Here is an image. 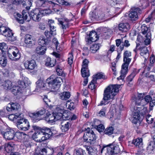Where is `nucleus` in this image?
I'll return each instance as SVG.
<instances>
[{
	"instance_id": "1",
	"label": "nucleus",
	"mask_w": 155,
	"mask_h": 155,
	"mask_svg": "<svg viewBox=\"0 0 155 155\" xmlns=\"http://www.w3.org/2000/svg\"><path fill=\"white\" fill-rule=\"evenodd\" d=\"M121 85H110L104 90L103 94V100L100 103V105L106 104V101L113 100L119 91V88Z\"/></svg>"
},
{
	"instance_id": "2",
	"label": "nucleus",
	"mask_w": 155,
	"mask_h": 155,
	"mask_svg": "<svg viewBox=\"0 0 155 155\" xmlns=\"http://www.w3.org/2000/svg\"><path fill=\"white\" fill-rule=\"evenodd\" d=\"M52 134L50 129L45 128L41 130L36 131L35 136L36 138L38 139L37 141L40 142L48 139Z\"/></svg>"
},
{
	"instance_id": "3",
	"label": "nucleus",
	"mask_w": 155,
	"mask_h": 155,
	"mask_svg": "<svg viewBox=\"0 0 155 155\" xmlns=\"http://www.w3.org/2000/svg\"><path fill=\"white\" fill-rule=\"evenodd\" d=\"M63 81L61 77H55L54 75H51L46 80L47 84L50 88L54 90L59 88Z\"/></svg>"
},
{
	"instance_id": "4",
	"label": "nucleus",
	"mask_w": 155,
	"mask_h": 155,
	"mask_svg": "<svg viewBox=\"0 0 155 155\" xmlns=\"http://www.w3.org/2000/svg\"><path fill=\"white\" fill-rule=\"evenodd\" d=\"M30 7L27 6L26 7V9L23 10L22 15L18 13H16L17 16L15 17L16 19L20 24H23L24 23L25 20L27 21L30 20L31 17H29V14L28 12V10L30 9Z\"/></svg>"
},
{
	"instance_id": "5",
	"label": "nucleus",
	"mask_w": 155,
	"mask_h": 155,
	"mask_svg": "<svg viewBox=\"0 0 155 155\" xmlns=\"http://www.w3.org/2000/svg\"><path fill=\"white\" fill-rule=\"evenodd\" d=\"M16 125L18 129L24 131L28 130L30 127L28 120L21 116L16 121Z\"/></svg>"
},
{
	"instance_id": "6",
	"label": "nucleus",
	"mask_w": 155,
	"mask_h": 155,
	"mask_svg": "<svg viewBox=\"0 0 155 155\" xmlns=\"http://www.w3.org/2000/svg\"><path fill=\"white\" fill-rule=\"evenodd\" d=\"M8 55L10 59L12 60H17L21 57L20 54L18 50L15 47L9 50Z\"/></svg>"
},
{
	"instance_id": "7",
	"label": "nucleus",
	"mask_w": 155,
	"mask_h": 155,
	"mask_svg": "<svg viewBox=\"0 0 155 155\" xmlns=\"http://www.w3.org/2000/svg\"><path fill=\"white\" fill-rule=\"evenodd\" d=\"M5 131H1V134L6 140H11L13 139L15 136L14 130L7 127Z\"/></svg>"
},
{
	"instance_id": "8",
	"label": "nucleus",
	"mask_w": 155,
	"mask_h": 155,
	"mask_svg": "<svg viewBox=\"0 0 155 155\" xmlns=\"http://www.w3.org/2000/svg\"><path fill=\"white\" fill-rule=\"evenodd\" d=\"M43 13H41L40 10L38 8H35L32 10L29 13V16L32 20L36 21H38L41 20L42 17Z\"/></svg>"
},
{
	"instance_id": "9",
	"label": "nucleus",
	"mask_w": 155,
	"mask_h": 155,
	"mask_svg": "<svg viewBox=\"0 0 155 155\" xmlns=\"http://www.w3.org/2000/svg\"><path fill=\"white\" fill-rule=\"evenodd\" d=\"M107 153L111 155L117 154L119 153L120 151L118 146L114 143L107 145Z\"/></svg>"
},
{
	"instance_id": "10",
	"label": "nucleus",
	"mask_w": 155,
	"mask_h": 155,
	"mask_svg": "<svg viewBox=\"0 0 155 155\" xmlns=\"http://www.w3.org/2000/svg\"><path fill=\"white\" fill-rule=\"evenodd\" d=\"M24 42L27 46L31 48L35 45L36 43L35 39L31 35H26L24 38Z\"/></svg>"
},
{
	"instance_id": "11",
	"label": "nucleus",
	"mask_w": 155,
	"mask_h": 155,
	"mask_svg": "<svg viewBox=\"0 0 155 155\" xmlns=\"http://www.w3.org/2000/svg\"><path fill=\"white\" fill-rule=\"evenodd\" d=\"M141 11L140 8H134L130 10L129 14V17L132 20L134 21L138 19V13H140Z\"/></svg>"
},
{
	"instance_id": "12",
	"label": "nucleus",
	"mask_w": 155,
	"mask_h": 155,
	"mask_svg": "<svg viewBox=\"0 0 155 155\" xmlns=\"http://www.w3.org/2000/svg\"><path fill=\"white\" fill-rule=\"evenodd\" d=\"M123 61L124 63L122 66L121 73L122 75L121 77L124 76L125 74L127 73L128 70V67L131 61V58H124Z\"/></svg>"
},
{
	"instance_id": "13",
	"label": "nucleus",
	"mask_w": 155,
	"mask_h": 155,
	"mask_svg": "<svg viewBox=\"0 0 155 155\" xmlns=\"http://www.w3.org/2000/svg\"><path fill=\"white\" fill-rule=\"evenodd\" d=\"M146 94V93H138L137 96L135 98V104L136 105L143 106L144 103H143L144 99Z\"/></svg>"
},
{
	"instance_id": "14",
	"label": "nucleus",
	"mask_w": 155,
	"mask_h": 155,
	"mask_svg": "<svg viewBox=\"0 0 155 155\" xmlns=\"http://www.w3.org/2000/svg\"><path fill=\"white\" fill-rule=\"evenodd\" d=\"M52 4V2L48 0H37L36 6L38 7H49Z\"/></svg>"
},
{
	"instance_id": "15",
	"label": "nucleus",
	"mask_w": 155,
	"mask_h": 155,
	"mask_svg": "<svg viewBox=\"0 0 155 155\" xmlns=\"http://www.w3.org/2000/svg\"><path fill=\"white\" fill-rule=\"evenodd\" d=\"M87 38V44H90L92 42L96 41L98 39V37L97 35V33L95 31H92L90 32L89 36Z\"/></svg>"
},
{
	"instance_id": "16",
	"label": "nucleus",
	"mask_w": 155,
	"mask_h": 155,
	"mask_svg": "<svg viewBox=\"0 0 155 155\" xmlns=\"http://www.w3.org/2000/svg\"><path fill=\"white\" fill-rule=\"evenodd\" d=\"M87 132L88 136L89 137V143L91 145H93L95 142L96 139V137L93 130H90L88 127L87 129Z\"/></svg>"
},
{
	"instance_id": "17",
	"label": "nucleus",
	"mask_w": 155,
	"mask_h": 155,
	"mask_svg": "<svg viewBox=\"0 0 155 155\" xmlns=\"http://www.w3.org/2000/svg\"><path fill=\"white\" fill-rule=\"evenodd\" d=\"M7 37L9 41H13L16 39V38L13 36V34L10 29H7L3 35Z\"/></svg>"
},
{
	"instance_id": "18",
	"label": "nucleus",
	"mask_w": 155,
	"mask_h": 155,
	"mask_svg": "<svg viewBox=\"0 0 155 155\" xmlns=\"http://www.w3.org/2000/svg\"><path fill=\"white\" fill-rule=\"evenodd\" d=\"M19 104L17 103H12L8 104L6 107V109L8 111H16L20 107Z\"/></svg>"
},
{
	"instance_id": "19",
	"label": "nucleus",
	"mask_w": 155,
	"mask_h": 155,
	"mask_svg": "<svg viewBox=\"0 0 155 155\" xmlns=\"http://www.w3.org/2000/svg\"><path fill=\"white\" fill-rule=\"evenodd\" d=\"M25 68L28 69L32 70L36 66L35 62L34 60L27 61L24 63Z\"/></svg>"
},
{
	"instance_id": "20",
	"label": "nucleus",
	"mask_w": 155,
	"mask_h": 155,
	"mask_svg": "<svg viewBox=\"0 0 155 155\" xmlns=\"http://www.w3.org/2000/svg\"><path fill=\"white\" fill-rule=\"evenodd\" d=\"M58 24L60 26L61 28L64 31L66 30L68 27V20L66 19H62L59 18H57Z\"/></svg>"
},
{
	"instance_id": "21",
	"label": "nucleus",
	"mask_w": 155,
	"mask_h": 155,
	"mask_svg": "<svg viewBox=\"0 0 155 155\" xmlns=\"http://www.w3.org/2000/svg\"><path fill=\"white\" fill-rule=\"evenodd\" d=\"M54 152L52 148L47 147L41 149L39 153L40 155H52Z\"/></svg>"
},
{
	"instance_id": "22",
	"label": "nucleus",
	"mask_w": 155,
	"mask_h": 155,
	"mask_svg": "<svg viewBox=\"0 0 155 155\" xmlns=\"http://www.w3.org/2000/svg\"><path fill=\"white\" fill-rule=\"evenodd\" d=\"M118 28L122 32L127 31L130 29V25L128 23H121L118 25Z\"/></svg>"
},
{
	"instance_id": "23",
	"label": "nucleus",
	"mask_w": 155,
	"mask_h": 155,
	"mask_svg": "<svg viewBox=\"0 0 155 155\" xmlns=\"http://www.w3.org/2000/svg\"><path fill=\"white\" fill-rule=\"evenodd\" d=\"M47 48L45 46H38L35 49V52L39 55L44 54Z\"/></svg>"
},
{
	"instance_id": "24",
	"label": "nucleus",
	"mask_w": 155,
	"mask_h": 155,
	"mask_svg": "<svg viewBox=\"0 0 155 155\" xmlns=\"http://www.w3.org/2000/svg\"><path fill=\"white\" fill-rule=\"evenodd\" d=\"M38 42L39 46H45L47 48L50 46V41L44 38L41 37L38 40Z\"/></svg>"
},
{
	"instance_id": "25",
	"label": "nucleus",
	"mask_w": 155,
	"mask_h": 155,
	"mask_svg": "<svg viewBox=\"0 0 155 155\" xmlns=\"http://www.w3.org/2000/svg\"><path fill=\"white\" fill-rule=\"evenodd\" d=\"M15 145L12 142H10L5 144V149L6 151L9 153L14 150Z\"/></svg>"
},
{
	"instance_id": "26",
	"label": "nucleus",
	"mask_w": 155,
	"mask_h": 155,
	"mask_svg": "<svg viewBox=\"0 0 155 155\" xmlns=\"http://www.w3.org/2000/svg\"><path fill=\"white\" fill-rule=\"evenodd\" d=\"M132 143L136 147L141 149L142 148L143 142L142 138H137L133 140Z\"/></svg>"
},
{
	"instance_id": "27",
	"label": "nucleus",
	"mask_w": 155,
	"mask_h": 155,
	"mask_svg": "<svg viewBox=\"0 0 155 155\" xmlns=\"http://www.w3.org/2000/svg\"><path fill=\"white\" fill-rule=\"evenodd\" d=\"M155 146L154 142L150 141L149 142L147 147V150L148 153H153L155 149Z\"/></svg>"
},
{
	"instance_id": "28",
	"label": "nucleus",
	"mask_w": 155,
	"mask_h": 155,
	"mask_svg": "<svg viewBox=\"0 0 155 155\" xmlns=\"http://www.w3.org/2000/svg\"><path fill=\"white\" fill-rule=\"evenodd\" d=\"M56 62V60L50 58L48 57L45 61V65L47 66L52 67L54 66Z\"/></svg>"
},
{
	"instance_id": "29",
	"label": "nucleus",
	"mask_w": 155,
	"mask_h": 155,
	"mask_svg": "<svg viewBox=\"0 0 155 155\" xmlns=\"http://www.w3.org/2000/svg\"><path fill=\"white\" fill-rule=\"evenodd\" d=\"M46 120L48 123H52L55 121L54 115L53 113L50 114L48 113L47 117H46Z\"/></svg>"
},
{
	"instance_id": "30",
	"label": "nucleus",
	"mask_w": 155,
	"mask_h": 155,
	"mask_svg": "<svg viewBox=\"0 0 155 155\" xmlns=\"http://www.w3.org/2000/svg\"><path fill=\"white\" fill-rule=\"evenodd\" d=\"M29 116L33 122H35L39 121L41 120V118L38 115V114L37 113L31 114Z\"/></svg>"
},
{
	"instance_id": "31",
	"label": "nucleus",
	"mask_w": 155,
	"mask_h": 155,
	"mask_svg": "<svg viewBox=\"0 0 155 155\" xmlns=\"http://www.w3.org/2000/svg\"><path fill=\"white\" fill-rule=\"evenodd\" d=\"M141 28L142 33L143 35H145V37H148V36H149V37H150V34L148 31L147 27L144 25H143L141 26Z\"/></svg>"
},
{
	"instance_id": "32",
	"label": "nucleus",
	"mask_w": 155,
	"mask_h": 155,
	"mask_svg": "<svg viewBox=\"0 0 155 155\" xmlns=\"http://www.w3.org/2000/svg\"><path fill=\"white\" fill-rule=\"evenodd\" d=\"M37 87L43 89L45 87H47V82L46 83L42 80H38L37 82Z\"/></svg>"
},
{
	"instance_id": "33",
	"label": "nucleus",
	"mask_w": 155,
	"mask_h": 155,
	"mask_svg": "<svg viewBox=\"0 0 155 155\" xmlns=\"http://www.w3.org/2000/svg\"><path fill=\"white\" fill-rule=\"evenodd\" d=\"M138 72L136 69H134L132 72L127 77L126 81L127 82L131 81Z\"/></svg>"
},
{
	"instance_id": "34",
	"label": "nucleus",
	"mask_w": 155,
	"mask_h": 155,
	"mask_svg": "<svg viewBox=\"0 0 155 155\" xmlns=\"http://www.w3.org/2000/svg\"><path fill=\"white\" fill-rule=\"evenodd\" d=\"M61 129L63 132H67L68 130V121L62 120Z\"/></svg>"
},
{
	"instance_id": "35",
	"label": "nucleus",
	"mask_w": 155,
	"mask_h": 155,
	"mask_svg": "<svg viewBox=\"0 0 155 155\" xmlns=\"http://www.w3.org/2000/svg\"><path fill=\"white\" fill-rule=\"evenodd\" d=\"M107 78V77L105 76L104 74L102 72L98 73L95 75L94 76L93 79H95L97 81V79H105Z\"/></svg>"
},
{
	"instance_id": "36",
	"label": "nucleus",
	"mask_w": 155,
	"mask_h": 155,
	"mask_svg": "<svg viewBox=\"0 0 155 155\" xmlns=\"http://www.w3.org/2000/svg\"><path fill=\"white\" fill-rule=\"evenodd\" d=\"M100 44L99 43L97 44H93L90 47V51L93 53H96L99 50L100 47Z\"/></svg>"
},
{
	"instance_id": "37",
	"label": "nucleus",
	"mask_w": 155,
	"mask_h": 155,
	"mask_svg": "<svg viewBox=\"0 0 155 155\" xmlns=\"http://www.w3.org/2000/svg\"><path fill=\"white\" fill-rule=\"evenodd\" d=\"M52 41L53 43L55 45L56 50L58 52H60L62 51V48H61L60 45H59V44L56 38H54L53 39Z\"/></svg>"
},
{
	"instance_id": "38",
	"label": "nucleus",
	"mask_w": 155,
	"mask_h": 155,
	"mask_svg": "<svg viewBox=\"0 0 155 155\" xmlns=\"http://www.w3.org/2000/svg\"><path fill=\"white\" fill-rule=\"evenodd\" d=\"M81 72L82 76L84 78L88 77L90 76L88 68H81Z\"/></svg>"
},
{
	"instance_id": "39",
	"label": "nucleus",
	"mask_w": 155,
	"mask_h": 155,
	"mask_svg": "<svg viewBox=\"0 0 155 155\" xmlns=\"http://www.w3.org/2000/svg\"><path fill=\"white\" fill-rule=\"evenodd\" d=\"M12 85V83L9 80L5 81L3 84L5 88L8 90L11 89L13 87Z\"/></svg>"
},
{
	"instance_id": "40",
	"label": "nucleus",
	"mask_w": 155,
	"mask_h": 155,
	"mask_svg": "<svg viewBox=\"0 0 155 155\" xmlns=\"http://www.w3.org/2000/svg\"><path fill=\"white\" fill-rule=\"evenodd\" d=\"M59 98L62 100L67 101L68 99V92L64 91L59 94Z\"/></svg>"
},
{
	"instance_id": "41",
	"label": "nucleus",
	"mask_w": 155,
	"mask_h": 155,
	"mask_svg": "<svg viewBox=\"0 0 155 155\" xmlns=\"http://www.w3.org/2000/svg\"><path fill=\"white\" fill-rule=\"evenodd\" d=\"M15 137L18 139L21 140L24 139L26 134L23 132H17L15 134Z\"/></svg>"
},
{
	"instance_id": "42",
	"label": "nucleus",
	"mask_w": 155,
	"mask_h": 155,
	"mask_svg": "<svg viewBox=\"0 0 155 155\" xmlns=\"http://www.w3.org/2000/svg\"><path fill=\"white\" fill-rule=\"evenodd\" d=\"M114 129L112 127H107L104 131V133L105 134L108 135H111L113 134Z\"/></svg>"
},
{
	"instance_id": "43",
	"label": "nucleus",
	"mask_w": 155,
	"mask_h": 155,
	"mask_svg": "<svg viewBox=\"0 0 155 155\" xmlns=\"http://www.w3.org/2000/svg\"><path fill=\"white\" fill-rule=\"evenodd\" d=\"M84 151V150L81 148L75 149L73 155H84L83 153Z\"/></svg>"
},
{
	"instance_id": "44",
	"label": "nucleus",
	"mask_w": 155,
	"mask_h": 155,
	"mask_svg": "<svg viewBox=\"0 0 155 155\" xmlns=\"http://www.w3.org/2000/svg\"><path fill=\"white\" fill-rule=\"evenodd\" d=\"M140 54L141 56H143L148 53V51L147 48L145 47H140Z\"/></svg>"
},
{
	"instance_id": "45",
	"label": "nucleus",
	"mask_w": 155,
	"mask_h": 155,
	"mask_svg": "<svg viewBox=\"0 0 155 155\" xmlns=\"http://www.w3.org/2000/svg\"><path fill=\"white\" fill-rule=\"evenodd\" d=\"M53 113L54 115L55 121L59 120L62 118V113L54 112Z\"/></svg>"
},
{
	"instance_id": "46",
	"label": "nucleus",
	"mask_w": 155,
	"mask_h": 155,
	"mask_svg": "<svg viewBox=\"0 0 155 155\" xmlns=\"http://www.w3.org/2000/svg\"><path fill=\"white\" fill-rule=\"evenodd\" d=\"M97 81L95 79H93L90 84L88 85V88L90 89L91 90H93L95 89L96 87L95 84L96 83Z\"/></svg>"
},
{
	"instance_id": "47",
	"label": "nucleus",
	"mask_w": 155,
	"mask_h": 155,
	"mask_svg": "<svg viewBox=\"0 0 155 155\" xmlns=\"http://www.w3.org/2000/svg\"><path fill=\"white\" fill-rule=\"evenodd\" d=\"M149 2L148 0H142L141 6L143 9L146 8L149 5Z\"/></svg>"
},
{
	"instance_id": "48",
	"label": "nucleus",
	"mask_w": 155,
	"mask_h": 155,
	"mask_svg": "<svg viewBox=\"0 0 155 155\" xmlns=\"http://www.w3.org/2000/svg\"><path fill=\"white\" fill-rule=\"evenodd\" d=\"M20 115L21 114L15 115L14 114H12L8 116V118L11 120H18V117H19Z\"/></svg>"
},
{
	"instance_id": "49",
	"label": "nucleus",
	"mask_w": 155,
	"mask_h": 155,
	"mask_svg": "<svg viewBox=\"0 0 155 155\" xmlns=\"http://www.w3.org/2000/svg\"><path fill=\"white\" fill-rule=\"evenodd\" d=\"M7 63V60L6 58L3 56L0 58V64L3 67L6 66Z\"/></svg>"
},
{
	"instance_id": "50",
	"label": "nucleus",
	"mask_w": 155,
	"mask_h": 155,
	"mask_svg": "<svg viewBox=\"0 0 155 155\" xmlns=\"http://www.w3.org/2000/svg\"><path fill=\"white\" fill-rule=\"evenodd\" d=\"M152 98L150 95H145L143 103H144V105L148 104L152 100Z\"/></svg>"
},
{
	"instance_id": "51",
	"label": "nucleus",
	"mask_w": 155,
	"mask_h": 155,
	"mask_svg": "<svg viewBox=\"0 0 155 155\" xmlns=\"http://www.w3.org/2000/svg\"><path fill=\"white\" fill-rule=\"evenodd\" d=\"M130 45V44L129 42V41L128 40H125L124 43V45H122L120 46V48L121 50V51H122L124 48V46L128 47H129Z\"/></svg>"
},
{
	"instance_id": "52",
	"label": "nucleus",
	"mask_w": 155,
	"mask_h": 155,
	"mask_svg": "<svg viewBox=\"0 0 155 155\" xmlns=\"http://www.w3.org/2000/svg\"><path fill=\"white\" fill-rule=\"evenodd\" d=\"M8 48L6 44L5 43H0V49L2 52H5Z\"/></svg>"
},
{
	"instance_id": "53",
	"label": "nucleus",
	"mask_w": 155,
	"mask_h": 155,
	"mask_svg": "<svg viewBox=\"0 0 155 155\" xmlns=\"http://www.w3.org/2000/svg\"><path fill=\"white\" fill-rule=\"evenodd\" d=\"M62 120L68 121V111L67 110H65L64 111H62Z\"/></svg>"
},
{
	"instance_id": "54",
	"label": "nucleus",
	"mask_w": 155,
	"mask_h": 155,
	"mask_svg": "<svg viewBox=\"0 0 155 155\" xmlns=\"http://www.w3.org/2000/svg\"><path fill=\"white\" fill-rule=\"evenodd\" d=\"M21 89L18 85L13 87L12 92L15 95H16L18 93L21 91Z\"/></svg>"
},
{
	"instance_id": "55",
	"label": "nucleus",
	"mask_w": 155,
	"mask_h": 155,
	"mask_svg": "<svg viewBox=\"0 0 155 155\" xmlns=\"http://www.w3.org/2000/svg\"><path fill=\"white\" fill-rule=\"evenodd\" d=\"M60 68V66H58L56 68L57 73L59 76L63 75V70L62 69H61Z\"/></svg>"
},
{
	"instance_id": "56",
	"label": "nucleus",
	"mask_w": 155,
	"mask_h": 155,
	"mask_svg": "<svg viewBox=\"0 0 155 155\" xmlns=\"http://www.w3.org/2000/svg\"><path fill=\"white\" fill-rule=\"evenodd\" d=\"M106 1L107 4L112 6L116 5L118 3L117 0H106Z\"/></svg>"
},
{
	"instance_id": "57",
	"label": "nucleus",
	"mask_w": 155,
	"mask_h": 155,
	"mask_svg": "<svg viewBox=\"0 0 155 155\" xmlns=\"http://www.w3.org/2000/svg\"><path fill=\"white\" fill-rule=\"evenodd\" d=\"M89 63V61L87 59H84L83 61L82 68H88V65Z\"/></svg>"
},
{
	"instance_id": "58",
	"label": "nucleus",
	"mask_w": 155,
	"mask_h": 155,
	"mask_svg": "<svg viewBox=\"0 0 155 155\" xmlns=\"http://www.w3.org/2000/svg\"><path fill=\"white\" fill-rule=\"evenodd\" d=\"M18 86L21 89L25 87V83L22 81L19 80L18 81Z\"/></svg>"
},
{
	"instance_id": "59",
	"label": "nucleus",
	"mask_w": 155,
	"mask_h": 155,
	"mask_svg": "<svg viewBox=\"0 0 155 155\" xmlns=\"http://www.w3.org/2000/svg\"><path fill=\"white\" fill-rule=\"evenodd\" d=\"M68 56H69V58H68V64L71 67V64L73 63V57L71 53L68 54Z\"/></svg>"
},
{
	"instance_id": "60",
	"label": "nucleus",
	"mask_w": 155,
	"mask_h": 155,
	"mask_svg": "<svg viewBox=\"0 0 155 155\" xmlns=\"http://www.w3.org/2000/svg\"><path fill=\"white\" fill-rule=\"evenodd\" d=\"M44 34L47 38H49L52 36L54 35L50 31L49 32L48 31L46 30L44 32Z\"/></svg>"
},
{
	"instance_id": "61",
	"label": "nucleus",
	"mask_w": 155,
	"mask_h": 155,
	"mask_svg": "<svg viewBox=\"0 0 155 155\" xmlns=\"http://www.w3.org/2000/svg\"><path fill=\"white\" fill-rule=\"evenodd\" d=\"M104 127L102 124H100L97 126V130L99 132H102L104 130Z\"/></svg>"
},
{
	"instance_id": "62",
	"label": "nucleus",
	"mask_w": 155,
	"mask_h": 155,
	"mask_svg": "<svg viewBox=\"0 0 155 155\" xmlns=\"http://www.w3.org/2000/svg\"><path fill=\"white\" fill-rule=\"evenodd\" d=\"M38 115L41 117V116L44 114L45 113V110L44 108L41 109L40 110L36 112Z\"/></svg>"
},
{
	"instance_id": "63",
	"label": "nucleus",
	"mask_w": 155,
	"mask_h": 155,
	"mask_svg": "<svg viewBox=\"0 0 155 155\" xmlns=\"http://www.w3.org/2000/svg\"><path fill=\"white\" fill-rule=\"evenodd\" d=\"M131 56V52L128 51H125L124 54V58H129Z\"/></svg>"
},
{
	"instance_id": "64",
	"label": "nucleus",
	"mask_w": 155,
	"mask_h": 155,
	"mask_svg": "<svg viewBox=\"0 0 155 155\" xmlns=\"http://www.w3.org/2000/svg\"><path fill=\"white\" fill-rule=\"evenodd\" d=\"M84 52L82 54L84 56L87 55L89 53V50L88 48L86 47H84L83 48Z\"/></svg>"
}]
</instances>
